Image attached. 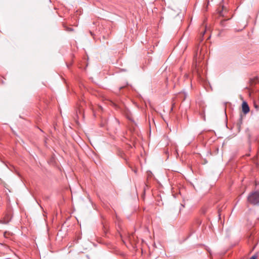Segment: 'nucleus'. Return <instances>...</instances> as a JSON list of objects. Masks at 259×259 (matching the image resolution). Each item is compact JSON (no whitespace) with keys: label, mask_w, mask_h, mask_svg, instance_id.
<instances>
[{"label":"nucleus","mask_w":259,"mask_h":259,"mask_svg":"<svg viewBox=\"0 0 259 259\" xmlns=\"http://www.w3.org/2000/svg\"><path fill=\"white\" fill-rule=\"evenodd\" d=\"M253 242V240H252V237L251 236H250L249 237V239H248V244L249 245H250L251 244H252Z\"/></svg>","instance_id":"obj_6"},{"label":"nucleus","mask_w":259,"mask_h":259,"mask_svg":"<svg viewBox=\"0 0 259 259\" xmlns=\"http://www.w3.org/2000/svg\"><path fill=\"white\" fill-rule=\"evenodd\" d=\"M225 21H226L225 20H224L221 21V25H222V26H223V25H224V22H225Z\"/></svg>","instance_id":"obj_9"},{"label":"nucleus","mask_w":259,"mask_h":259,"mask_svg":"<svg viewBox=\"0 0 259 259\" xmlns=\"http://www.w3.org/2000/svg\"><path fill=\"white\" fill-rule=\"evenodd\" d=\"M256 244H257V243H255V244L254 245V246H253V247H252V250H251L252 251L253 250H254V248H255V247H256Z\"/></svg>","instance_id":"obj_10"},{"label":"nucleus","mask_w":259,"mask_h":259,"mask_svg":"<svg viewBox=\"0 0 259 259\" xmlns=\"http://www.w3.org/2000/svg\"><path fill=\"white\" fill-rule=\"evenodd\" d=\"M181 206H182V207H185L184 205H183V204H181Z\"/></svg>","instance_id":"obj_13"},{"label":"nucleus","mask_w":259,"mask_h":259,"mask_svg":"<svg viewBox=\"0 0 259 259\" xmlns=\"http://www.w3.org/2000/svg\"><path fill=\"white\" fill-rule=\"evenodd\" d=\"M247 201L252 205H259V191L251 192L247 197Z\"/></svg>","instance_id":"obj_1"},{"label":"nucleus","mask_w":259,"mask_h":259,"mask_svg":"<svg viewBox=\"0 0 259 259\" xmlns=\"http://www.w3.org/2000/svg\"><path fill=\"white\" fill-rule=\"evenodd\" d=\"M257 255L254 254L253 256H252L249 259H256Z\"/></svg>","instance_id":"obj_8"},{"label":"nucleus","mask_w":259,"mask_h":259,"mask_svg":"<svg viewBox=\"0 0 259 259\" xmlns=\"http://www.w3.org/2000/svg\"><path fill=\"white\" fill-rule=\"evenodd\" d=\"M242 119H243L242 115V114H241V115H240V117H239V123H240V124H241V123H242Z\"/></svg>","instance_id":"obj_7"},{"label":"nucleus","mask_w":259,"mask_h":259,"mask_svg":"<svg viewBox=\"0 0 259 259\" xmlns=\"http://www.w3.org/2000/svg\"><path fill=\"white\" fill-rule=\"evenodd\" d=\"M123 88H124V87H119V90H121L122 89H123Z\"/></svg>","instance_id":"obj_12"},{"label":"nucleus","mask_w":259,"mask_h":259,"mask_svg":"<svg viewBox=\"0 0 259 259\" xmlns=\"http://www.w3.org/2000/svg\"><path fill=\"white\" fill-rule=\"evenodd\" d=\"M246 133L247 135L248 141L250 142L251 139V135L248 128L246 130Z\"/></svg>","instance_id":"obj_4"},{"label":"nucleus","mask_w":259,"mask_h":259,"mask_svg":"<svg viewBox=\"0 0 259 259\" xmlns=\"http://www.w3.org/2000/svg\"><path fill=\"white\" fill-rule=\"evenodd\" d=\"M63 27L64 28V29L68 32H72L74 31V29L71 27H69L67 26H66L65 24H63Z\"/></svg>","instance_id":"obj_5"},{"label":"nucleus","mask_w":259,"mask_h":259,"mask_svg":"<svg viewBox=\"0 0 259 259\" xmlns=\"http://www.w3.org/2000/svg\"><path fill=\"white\" fill-rule=\"evenodd\" d=\"M218 13H219V15L220 16H224L223 13H224V11H226L227 9L224 6H221V9L220 10V9H218Z\"/></svg>","instance_id":"obj_3"},{"label":"nucleus","mask_w":259,"mask_h":259,"mask_svg":"<svg viewBox=\"0 0 259 259\" xmlns=\"http://www.w3.org/2000/svg\"><path fill=\"white\" fill-rule=\"evenodd\" d=\"M203 119H204V120H205V117H204Z\"/></svg>","instance_id":"obj_15"},{"label":"nucleus","mask_w":259,"mask_h":259,"mask_svg":"<svg viewBox=\"0 0 259 259\" xmlns=\"http://www.w3.org/2000/svg\"><path fill=\"white\" fill-rule=\"evenodd\" d=\"M255 107L256 108H257V106L256 105H255Z\"/></svg>","instance_id":"obj_14"},{"label":"nucleus","mask_w":259,"mask_h":259,"mask_svg":"<svg viewBox=\"0 0 259 259\" xmlns=\"http://www.w3.org/2000/svg\"><path fill=\"white\" fill-rule=\"evenodd\" d=\"M78 113L79 114H82V111L81 110V109H79V111H78Z\"/></svg>","instance_id":"obj_11"},{"label":"nucleus","mask_w":259,"mask_h":259,"mask_svg":"<svg viewBox=\"0 0 259 259\" xmlns=\"http://www.w3.org/2000/svg\"><path fill=\"white\" fill-rule=\"evenodd\" d=\"M242 109L243 113L246 114L249 112L250 109L246 102L243 101L242 104Z\"/></svg>","instance_id":"obj_2"}]
</instances>
